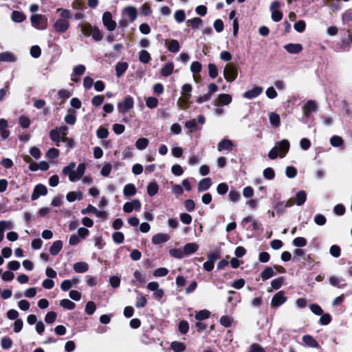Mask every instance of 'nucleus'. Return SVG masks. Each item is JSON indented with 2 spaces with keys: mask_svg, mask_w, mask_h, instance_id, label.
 Segmentation results:
<instances>
[{
  "mask_svg": "<svg viewBox=\"0 0 352 352\" xmlns=\"http://www.w3.org/2000/svg\"><path fill=\"white\" fill-rule=\"evenodd\" d=\"M89 269V265L85 262H78L74 265V270L76 273H84Z\"/></svg>",
  "mask_w": 352,
  "mask_h": 352,
  "instance_id": "c756f323",
  "label": "nucleus"
},
{
  "mask_svg": "<svg viewBox=\"0 0 352 352\" xmlns=\"http://www.w3.org/2000/svg\"><path fill=\"white\" fill-rule=\"evenodd\" d=\"M102 23L109 31H113L116 28V22L113 20L112 14L110 12H105L102 15Z\"/></svg>",
  "mask_w": 352,
  "mask_h": 352,
  "instance_id": "0eeeda50",
  "label": "nucleus"
},
{
  "mask_svg": "<svg viewBox=\"0 0 352 352\" xmlns=\"http://www.w3.org/2000/svg\"><path fill=\"white\" fill-rule=\"evenodd\" d=\"M263 92V88L259 86H254L243 93V97L246 99H253L260 96Z\"/></svg>",
  "mask_w": 352,
  "mask_h": 352,
  "instance_id": "ddd939ff",
  "label": "nucleus"
},
{
  "mask_svg": "<svg viewBox=\"0 0 352 352\" xmlns=\"http://www.w3.org/2000/svg\"><path fill=\"white\" fill-rule=\"evenodd\" d=\"M11 19L14 22L21 23L25 20V16L21 12L14 11L12 13Z\"/></svg>",
  "mask_w": 352,
  "mask_h": 352,
  "instance_id": "79ce46f5",
  "label": "nucleus"
},
{
  "mask_svg": "<svg viewBox=\"0 0 352 352\" xmlns=\"http://www.w3.org/2000/svg\"><path fill=\"white\" fill-rule=\"evenodd\" d=\"M187 23L190 24L193 29H198L202 25L203 21L200 18L195 17L188 20Z\"/></svg>",
  "mask_w": 352,
  "mask_h": 352,
  "instance_id": "a18cd8bd",
  "label": "nucleus"
},
{
  "mask_svg": "<svg viewBox=\"0 0 352 352\" xmlns=\"http://www.w3.org/2000/svg\"><path fill=\"white\" fill-rule=\"evenodd\" d=\"M307 194L304 190L299 191L296 195V204L297 206H302L306 201Z\"/></svg>",
  "mask_w": 352,
  "mask_h": 352,
  "instance_id": "c9c22d12",
  "label": "nucleus"
},
{
  "mask_svg": "<svg viewBox=\"0 0 352 352\" xmlns=\"http://www.w3.org/2000/svg\"><path fill=\"white\" fill-rule=\"evenodd\" d=\"M269 120L270 124L274 127H278L280 124V116L274 112L270 113Z\"/></svg>",
  "mask_w": 352,
  "mask_h": 352,
  "instance_id": "473e14b6",
  "label": "nucleus"
},
{
  "mask_svg": "<svg viewBox=\"0 0 352 352\" xmlns=\"http://www.w3.org/2000/svg\"><path fill=\"white\" fill-rule=\"evenodd\" d=\"M19 124L21 127L26 129L28 128L31 124V121L27 116H22L19 118Z\"/></svg>",
  "mask_w": 352,
  "mask_h": 352,
  "instance_id": "69168bd1",
  "label": "nucleus"
},
{
  "mask_svg": "<svg viewBox=\"0 0 352 352\" xmlns=\"http://www.w3.org/2000/svg\"><path fill=\"white\" fill-rule=\"evenodd\" d=\"M14 223L9 221H0V242H1L4 237V231L7 229H12Z\"/></svg>",
  "mask_w": 352,
  "mask_h": 352,
  "instance_id": "aec40b11",
  "label": "nucleus"
},
{
  "mask_svg": "<svg viewBox=\"0 0 352 352\" xmlns=\"http://www.w3.org/2000/svg\"><path fill=\"white\" fill-rule=\"evenodd\" d=\"M134 102L132 97H126L122 102L118 104L119 113H124L133 108Z\"/></svg>",
  "mask_w": 352,
  "mask_h": 352,
  "instance_id": "6e6552de",
  "label": "nucleus"
},
{
  "mask_svg": "<svg viewBox=\"0 0 352 352\" xmlns=\"http://www.w3.org/2000/svg\"><path fill=\"white\" fill-rule=\"evenodd\" d=\"M199 249V245L195 243H188L184 246V255H190L196 252Z\"/></svg>",
  "mask_w": 352,
  "mask_h": 352,
  "instance_id": "5701e85b",
  "label": "nucleus"
},
{
  "mask_svg": "<svg viewBox=\"0 0 352 352\" xmlns=\"http://www.w3.org/2000/svg\"><path fill=\"white\" fill-rule=\"evenodd\" d=\"M147 289L153 292V297L157 300H160L164 295V292L160 288L159 283L156 281L150 282L147 285Z\"/></svg>",
  "mask_w": 352,
  "mask_h": 352,
  "instance_id": "1a4fd4ad",
  "label": "nucleus"
},
{
  "mask_svg": "<svg viewBox=\"0 0 352 352\" xmlns=\"http://www.w3.org/2000/svg\"><path fill=\"white\" fill-rule=\"evenodd\" d=\"M317 104L315 101L309 100L303 106L302 111L303 113L306 117L313 112L316 111Z\"/></svg>",
  "mask_w": 352,
  "mask_h": 352,
  "instance_id": "2eb2a0df",
  "label": "nucleus"
},
{
  "mask_svg": "<svg viewBox=\"0 0 352 352\" xmlns=\"http://www.w3.org/2000/svg\"><path fill=\"white\" fill-rule=\"evenodd\" d=\"M141 203L138 199H133L131 201L126 202L123 206V210L126 213L131 212L133 210H140Z\"/></svg>",
  "mask_w": 352,
  "mask_h": 352,
  "instance_id": "f8f14e48",
  "label": "nucleus"
},
{
  "mask_svg": "<svg viewBox=\"0 0 352 352\" xmlns=\"http://www.w3.org/2000/svg\"><path fill=\"white\" fill-rule=\"evenodd\" d=\"M54 27L58 32H65L69 27V23L67 20L59 19L55 22Z\"/></svg>",
  "mask_w": 352,
  "mask_h": 352,
  "instance_id": "4468645a",
  "label": "nucleus"
},
{
  "mask_svg": "<svg viewBox=\"0 0 352 352\" xmlns=\"http://www.w3.org/2000/svg\"><path fill=\"white\" fill-rule=\"evenodd\" d=\"M174 69V64L173 63H168L161 69V74L163 76H169L172 74Z\"/></svg>",
  "mask_w": 352,
  "mask_h": 352,
  "instance_id": "7c9ffc66",
  "label": "nucleus"
},
{
  "mask_svg": "<svg viewBox=\"0 0 352 352\" xmlns=\"http://www.w3.org/2000/svg\"><path fill=\"white\" fill-rule=\"evenodd\" d=\"M91 36H92V38L96 41H101L103 37V35L100 29L95 26L92 30Z\"/></svg>",
  "mask_w": 352,
  "mask_h": 352,
  "instance_id": "864d4df0",
  "label": "nucleus"
},
{
  "mask_svg": "<svg viewBox=\"0 0 352 352\" xmlns=\"http://www.w3.org/2000/svg\"><path fill=\"white\" fill-rule=\"evenodd\" d=\"M220 324L225 327H229L231 326L233 319L231 317L223 316L220 318Z\"/></svg>",
  "mask_w": 352,
  "mask_h": 352,
  "instance_id": "bf43d9fd",
  "label": "nucleus"
},
{
  "mask_svg": "<svg viewBox=\"0 0 352 352\" xmlns=\"http://www.w3.org/2000/svg\"><path fill=\"white\" fill-rule=\"evenodd\" d=\"M210 312L207 309H203L199 311H197L195 316V318L197 320H203L207 319L210 317Z\"/></svg>",
  "mask_w": 352,
  "mask_h": 352,
  "instance_id": "4c0bfd02",
  "label": "nucleus"
},
{
  "mask_svg": "<svg viewBox=\"0 0 352 352\" xmlns=\"http://www.w3.org/2000/svg\"><path fill=\"white\" fill-rule=\"evenodd\" d=\"M307 244V240L304 237H296L293 240V245L296 247H304Z\"/></svg>",
  "mask_w": 352,
  "mask_h": 352,
  "instance_id": "338daca9",
  "label": "nucleus"
},
{
  "mask_svg": "<svg viewBox=\"0 0 352 352\" xmlns=\"http://www.w3.org/2000/svg\"><path fill=\"white\" fill-rule=\"evenodd\" d=\"M96 309V304L92 301H89L85 306V312L89 315H92Z\"/></svg>",
  "mask_w": 352,
  "mask_h": 352,
  "instance_id": "e2e57ef3",
  "label": "nucleus"
},
{
  "mask_svg": "<svg viewBox=\"0 0 352 352\" xmlns=\"http://www.w3.org/2000/svg\"><path fill=\"white\" fill-rule=\"evenodd\" d=\"M60 305L65 309L72 310L75 308V303L69 299H63L60 302Z\"/></svg>",
  "mask_w": 352,
  "mask_h": 352,
  "instance_id": "603ef678",
  "label": "nucleus"
},
{
  "mask_svg": "<svg viewBox=\"0 0 352 352\" xmlns=\"http://www.w3.org/2000/svg\"><path fill=\"white\" fill-rule=\"evenodd\" d=\"M287 300V297L282 291L274 294L272 298L271 305L274 307H278L284 304Z\"/></svg>",
  "mask_w": 352,
  "mask_h": 352,
  "instance_id": "9d476101",
  "label": "nucleus"
},
{
  "mask_svg": "<svg viewBox=\"0 0 352 352\" xmlns=\"http://www.w3.org/2000/svg\"><path fill=\"white\" fill-rule=\"evenodd\" d=\"M170 238L168 234L158 233L153 236L151 241L154 245H160L168 241Z\"/></svg>",
  "mask_w": 352,
  "mask_h": 352,
  "instance_id": "f3484780",
  "label": "nucleus"
},
{
  "mask_svg": "<svg viewBox=\"0 0 352 352\" xmlns=\"http://www.w3.org/2000/svg\"><path fill=\"white\" fill-rule=\"evenodd\" d=\"M273 269L270 267H266L261 273V276L263 280H267L274 275Z\"/></svg>",
  "mask_w": 352,
  "mask_h": 352,
  "instance_id": "c03bdc74",
  "label": "nucleus"
},
{
  "mask_svg": "<svg viewBox=\"0 0 352 352\" xmlns=\"http://www.w3.org/2000/svg\"><path fill=\"white\" fill-rule=\"evenodd\" d=\"M167 47L170 52L173 53H177L179 52L180 49V45L178 41L175 39H172L168 42Z\"/></svg>",
  "mask_w": 352,
  "mask_h": 352,
  "instance_id": "72a5a7b5",
  "label": "nucleus"
},
{
  "mask_svg": "<svg viewBox=\"0 0 352 352\" xmlns=\"http://www.w3.org/2000/svg\"><path fill=\"white\" fill-rule=\"evenodd\" d=\"M330 144L333 147H341L344 144V141L340 136L333 135L330 138Z\"/></svg>",
  "mask_w": 352,
  "mask_h": 352,
  "instance_id": "e433bc0d",
  "label": "nucleus"
},
{
  "mask_svg": "<svg viewBox=\"0 0 352 352\" xmlns=\"http://www.w3.org/2000/svg\"><path fill=\"white\" fill-rule=\"evenodd\" d=\"M31 23L33 27L38 30L46 28L47 19L42 14H34L30 17Z\"/></svg>",
  "mask_w": 352,
  "mask_h": 352,
  "instance_id": "423d86ee",
  "label": "nucleus"
},
{
  "mask_svg": "<svg viewBox=\"0 0 352 352\" xmlns=\"http://www.w3.org/2000/svg\"><path fill=\"white\" fill-rule=\"evenodd\" d=\"M223 76L227 82H233L238 76L237 68L232 64H227L223 69Z\"/></svg>",
  "mask_w": 352,
  "mask_h": 352,
  "instance_id": "39448f33",
  "label": "nucleus"
},
{
  "mask_svg": "<svg viewBox=\"0 0 352 352\" xmlns=\"http://www.w3.org/2000/svg\"><path fill=\"white\" fill-rule=\"evenodd\" d=\"M212 185L211 179L206 177L199 181L197 189L199 192H203L207 190Z\"/></svg>",
  "mask_w": 352,
  "mask_h": 352,
  "instance_id": "4be33fe9",
  "label": "nucleus"
},
{
  "mask_svg": "<svg viewBox=\"0 0 352 352\" xmlns=\"http://www.w3.org/2000/svg\"><path fill=\"white\" fill-rule=\"evenodd\" d=\"M179 331L182 334H186L188 333L189 329V325L187 321L182 320L179 323Z\"/></svg>",
  "mask_w": 352,
  "mask_h": 352,
  "instance_id": "680f3d73",
  "label": "nucleus"
},
{
  "mask_svg": "<svg viewBox=\"0 0 352 352\" xmlns=\"http://www.w3.org/2000/svg\"><path fill=\"white\" fill-rule=\"evenodd\" d=\"M85 66L83 65H78L74 67L71 74V80L78 82L79 81L80 76L85 74Z\"/></svg>",
  "mask_w": 352,
  "mask_h": 352,
  "instance_id": "9b49d317",
  "label": "nucleus"
},
{
  "mask_svg": "<svg viewBox=\"0 0 352 352\" xmlns=\"http://www.w3.org/2000/svg\"><path fill=\"white\" fill-rule=\"evenodd\" d=\"M218 104L221 105H228L232 102V96L230 94H221L217 97Z\"/></svg>",
  "mask_w": 352,
  "mask_h": 352,
  "instance_id": "393cba45",
  "label": "nucleus"
},
{
  "mask_svg": "<svg viewBox=\"0 0 352 352\" xmlns=\"http://www.w3.org/2000/svg\"><path fill=\"white\" fill-rule=\"evenodd\" d=\"M169 254L171 256H173L175 258H177V259H181L185 256L184 250H182L179 248V249H176V248L170 249L169 250Z\"/></svg>",
  "mask_w": 352,
  "mask_h": 352,
  "instance_id": "37998d69",
  "label": "nucleus"
},
{
  "mask_svg": "<svg viewBox=\"0 0 352 352\" xmlns=\"http://www.w3.org/2000/svg\"><path fill=\"white\" fill-rule=\"evenodd\" d=\"M233 146L232 142L228 139H223L219 142L217 149L219 151L223 150H230Z\"/></svg>",
  "mask_w": 352,
  "mask_h": 352,
  "instance_id": "b1692460",
  "label": "nucleus"
},
{
  "mask_svg": "<svg viewBox=\"0 0 352 352\" xmlns=\"http://www.w3.org/2000/svg\"><path fill=\"white\" fill-rule=\"evenodd\" d=\"M76 120L75 112L72 110H69V113L65 117V121L69 124H74Z\"/></svg>",
  "mask_w": 352,
  "mask_h": 352,
  "instance_id": "3c124183",
  "label": "nucleus"
},
{
  "mask_svg": "<svg viewBox=\"0 0 352 352\" xmlns=\"http://www.w3.org/2000/svg\"><path fill=\"white\" fill-rule=\"evenodd\" d=\"M158 185L155 182H150L147 186V193L149 196H154L158 192Z\"/></svg>",
  "mask_w": 352,
  "mask_h": 352,
  "instance_id": "58836bf2",
  "label": "nucleus"
},
{
  "mask_svg": "<svg viewBox=\"0 0 352 352\" xmlns=\"http://www.w3.org/2000/svg\"><path fill=\"white\" fill-rule=\"evenodd\" d=\"M96 135L98 138L104 139L107 138L109 131L107 129L104 127H99L96 131Z\"/></svg>",
  "mask_w": 352,
  "mask_h": 352,
  "instance_id": "774afa93",
  "label": "nucleus"
},
{
  "mask_svg": "<svg viewBox=\"0 0 352 352\" xmlns=\"http://www.w3.org/2000/svg\"><path fill=\"white\" fill-rule=\"evenodd\" d=\"M146 104L150 109L155 108L158 104V100L154 97H148L146 99Z\"/></svg>",
  "mask_w": 352,
  "mask_h": 352,
  "instance_id": "052dcab7",
  "label": "nucleus"
},
{
  "mask_svg": "<svg viewBox=\"0 0 352 352\" xmlns=\"http://www.w3.org/2000/svg\"><path fill=\"white\" fill-rule=\"evenodd\" d=\"M148 144V140L145 138H142L136 141L135 146L139 150H144Z\"/></svg>",
  "mask_w": 352,
  "mask_h": 352,
  "instance_id": "49530a36",
  "label": "nucleus"
},
{
  "mask_svg": "<svg viewBox=\"0 0 352 352\" xmlns=\"http://www.w3.org/2000/svg\"><path fill=\"white\" fill-rule=\"evenodd\" d=\"M1 345L4 349H10L12 346V341L10 338H3L1 340Z\"/></svg>",
  "mask_w": 352,
  "mask_h": 352,
  "instance_id": "0e129e2a",
  "label": "nucleus"
},
{
  "mask_svg": "<svg viewBox=\"0 0 352 352\" xmlns=\"http://www.w3.org/2000/svg\"><path fill=\"white\" fill-rule=\"evenodd\" d=\"M192 87L190 84H184L182 87V96L177 100V106L182 109H187L190 107L189 100L191 97Z\"/></svg>",
  "mask_w": 352,
  "mask_h": 352,
  "instance_id": "7ed1b4c3",
  "label": "nucleus"
},
{
  "mask_svg": "<svg viewBox=\"0 0 352 352\" xmlns=\"http://www.w3.org/2000/svg\"><path fill=\"white\" fill-rule=\"evenodd\" d=\"M208 74L211 78L214 79L218 76V70L217 66L213 63H209L208 65Z\"/></svg>",
  "mask_w": 352,
  "mask_h": 352,
  "instance_id": "09e8293b",
  "label": "nucleus"
},
{
  "mask_svg": "<svg viewBox=\"0 0 352 352\" xmlns=\"http://www.w3.org/2000/svg\"><path fill=\"white\" fill-rule=\"evenodd\" d=\"M289 148V142L287 140H283L276 143L275 146L270 151L268 157L271 160L276 159L278 156L283 157Z\"/></svg>",
  "mask_w": 352,
  "mask_h": 352,
  "instance_id": "f03ea898",
  "label": "nucleus"
},
{
  "mask_svg": "<svg viewBox=\"0 0 352 352\" xmlns=\"http://www.w3.org/2000/svg\"><path fill=\"white\" fill-rule=\"evenodd\" d=\"M79 28H80V31L85 36H89L91 34L94 26H92L89 23H84L79 25Z\"/></svg>",
  "mask_w": 352,
  "mask_h": 352,
  "instance_id": "cd10ccee",
  "label": "nucleus"
},
{
  "mask_svg": "<svg viewBox=\"0 0 352 352\" xmlns=\"http://www.w3.org/2000/svg\"><path fill=\"white\" fill-rule=\"evenodd\" d=\"M63 248V242L60 240L54 241L50 248V252L52 255L55 256L58 254Z\"/></svg>",
  "mask_w": 352,
  "mask_h": 352,
  "instance_id": "bb28decb",
  "label": "nucleus"
},
{
  "mask_svg": "<svg viewBox=\"0 0 352 352\" xmlns=\"http://www.w3.org/2000/svg\"><path fill=\"white\" fill-rule=\"evenodd\" d=\"M138 15L137 9L133 6H127L122 10V19L119 22L121 27H126L129 22L135 20Z\"/></svg>",
  "mask_w": 352,
  "mask_h": 352,
  "instance_id": "20e7f679",
  "label": "nucleus"
},
{
  "mask_svg": "<svg viewBox=\"0 0 352 352\" xmlns=\"http://www.w3.org/2000/svg\"><path fill=\"white\" fill-rule=\"evenodd\" d=\"M137 192L136 188L133 184H126L123 189V194L125 196H133Z\"/></svg>",
  "mask_w": 352,
  "mask_h": 352,
  "instance_id": "2f4dec72",
  "label": "nucleus"
},
{
  "mask_svg": "<svg viewBox=\"0 0 352 352\" xmlns=\"http://www.w3.org/2000/svg\"><path fill=\"white\" fill-rule=\"evenodd\" d=\"M75 168L76 163L72 162L63 169V174L67 175L69 180L72 182L80 180L84 175L86 170V166L84 163L79 164L76 170H74Z\"/></svg>",
  "mask_w": 352,
  "mask_h": 352,
  "instance_id": "f257e3e1",
  "label": "nucleus"
},
{
  "mask_svg": "<svg viewBox=\"0 0 352 352\" xmlns=\"http://www.w3.org/2000/svg\"><path fill=\"white\" fill-rule=\"evenodd\" d=\"M174 18L177 23H182L185 21L186 14L184 10H178L174 14Z\"/></svg>",
  "mask_w": 352,
  "mask_h": 352,
  "instance_id": "5fc2aeb1",
  "label": "nucleus"
},
{
  "mask_svg": "<svg viewBox=\"0 0 352 352\" xmlns=\"http://www.w3.org/2000/svg\"><path fill=\"white\" fill-rule=\"evenodd\" d=\"M50 138L53 142H56V144L58 146V143L60 142L62 136L58 132V129L56 128L50 131Z\"/></svg>",
  "mask_w": 352,
  "mask_h": 352,
  "instance_id": "a19ab883",
  "label": "nucleus"
},
{
  "mask_svg": "<svg viewBox=\"0 0 352 352\" xmlns=\"http://www.w3.org/2000/svg\"><path fill=\"white\" fill-rule=\"evenodd\" d=\"M57 12H60V19H63L65 20L70 19L72 18V14L69 10L58 8Z\"/></svg>",
  "mask_w": 352,
  "mask_h": 352,
  "instance_id": "13d9d810",
  "label": "nucleus"
},
{
  "mask_svg": "<svg viewBox=\"0 0 352 352\" xmlns=\"http://www.w3.org/2000/svg\"><path fill=\"white\" fill-rule=\"evenodd\" d=\"M90 212L91 213H94L98 217L104 218L107 216V214L105 212L98 210L97 208H95L94 206H93L92 205H88V206L86 208L82 209L81 210V213L82 214H85Z\"/></svg>",
  "mask_w": 352,
  "mask_h": 352,
  "instance_id": "a211bd4d",
  "label": "nucleus"
},
{
  "mask_svg": "<svg viewBox=\"0 0 352 352\" xmlns=\"http://www.w3.org/2000/svg\"><path fill=\"white\" fill-rule=\"evenodd\" d=\"M66 199L69 202H73V201H76V199L81 200L82 199V193L80 191L69 192L67 194Z\"/></svg>",
  "mask_w": 352,
  "mask_h": 352,
  "instance_id": "c85d7f7f",
  "label": "nucleus"
},
{
  "mask_svg": "<svg viewBox=\"0 0 352 352\" xmlns=\"http://www.w3.org/2000/svg\"><path fill=\"white\" fill-rule=\"evenodd\" d=\"M302 341L304 343L312 348H318V342L311 336L309 335H305L302 336Z\"/></svg>",
  "mask_w": 352,
  "mask_h": 352,
  "instance_id": "a878e982",
  "label": "nucleus"
},
{
  "mask_svg": "<svg viewBox=\"0 0 352 352\" xmlns=\"http://www.w3.org/2000/svg\"><path fill=\"white\" fill-rule=\"evenodd\" d=\"M284 48L290 54H298L302 50V46L299 43H289L284 45Z\"/></svg>",
  "mask_w": 352,
  "mask_h": 352,
  "instance_id": "412c9836",
  "label": "nucleus"
},
{
  "mask_svg": "<svg viewBox=\"0 0 352 352\" xmlns=\"http://www.w3.org/2000/svg\"><path fill=\"white\" fill-rule=\"evenodd\" d=\"M133 277L136 281L140 283H144L146 282V275L139 270H135L133 273Z\"/></svg>",
  "mask_w": 352,
  "mask_h": 352,
  "instance_id": "6e6d98bb",
  "label": "nucleus"
},
{
  "mask_svg": "<svg viewBox=\"0 0 352 352\" xmlns=\"http://www.w3.org/2000/svg\"><path fill=\"white\" fill-rule=\"evenodd\" d=\"M47 193V188L42 184H38L35 186L31 199L36 200L41 195H45Z\"/></svg>",
  "mask_w": 352,
  "mask_h": 352,
  "instance_id": "dca6fc26",
  "label": "nucleus"
},
{
  "mask_svg": "<svg viewBox=\"0 0 352 352\" xmlns=\"http://www.w3.org/2000/svg\"><path fill=\"white\" fill-rule=\"evenodd\" d=\"M344 280L341 277H338L335 276H331L329 278V282L331 285L333 287H340V283H342Z\"/></svg>",
  "mask_w": 352,
  "mask_h": 352,
  "instance_id": "de8ad7c7",
  "label": "nucleus"
},
{
  "mask_svg": "<svg viewBox=\"0 0 352 352\" xmlns=\"http://www.w3.org/2000/svg\"><path fill=\"white\" fill-rule=\"evenodd\" d=\"M168 270L165 267H160L155 270L153 272V275L155 277H163L168 274Z\"/></svg>",
  "mask_w": 352,
  "mask_h": 352,
  "instance_id": "4d7b16f0",
  "label": "nucleus"
},
{
  "mask_svg": "<svg viewBox=\"0 0 352 352\" xmlns=\"http://www.w3.org/2000/svg\"><path fill=\"white\" fill-rule=\"evenodd\" d=\"M170 347L175 352H182L186 349L184 344L176 341L171 343Z\"/></svg>",
  "mask_w": 352,
  "mask_h": 352,
  "instance_id": "8fccbe9b",
  "label": "nucleus"
},
{
  "mask_svg": "<svg viewBox=\"0 0 352 352\" xmlns=\"http://www.w3.org/2000/svg\"><path fill=\"white\" fill-rule=\"evenodd\" d=\"M128 68V64L125 62H120L116 66V72L118 77H120Z\"/></svg>",
  "mask_w": 352,
  "mask_h": 352,
  "instance_id": "f704fd0d",
  "label": "nucleus"
},
{
  "mask_svg": "<svg viewBox=\"0 0 352 352\" xmlns=\"http://www.w3.org/2000/svg\"><path fill=\"white\" fill-rule=\"evenodd\" d=\"M16 56L11 52H4L0 53V62H16Z\"/></svg>",
  "mask_w": 352,
  "mask_h": 352,
  "instance_id": "6ab92c4d",
  "label": "nucleus"
},
{
  "mask_svg": "<svg viewBox=\"0 0 352 352\" xmlns=\"http://www.w3.org/2000/svg\"><path fill=\"white\" fill-rule=\"evenodd\" d=\"M139 60L142 63H148L151 60L150 54L144 50H141L139 52Z\"/></svg>",
  "mask_w": 352,
  "mask_h": 352,
  "instance_id": "ea45409f",
  "label": "nucleus"
}]
</instances>
